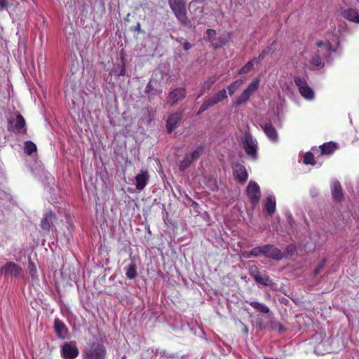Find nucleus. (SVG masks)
Wrapping results in <instances>:
<instances>
[{
  "label": "nucleus",
  "mask_w": 359,
  "mask_h": 359,
  "mask_svg": "<svg viewBox=\"0 0 359 359\" xmlns=\"http://www.w3.org/2000/svg\"><path fill=\"white\" fill-rule=\"evenodd\" d=\"M339 39L332 36V39H326L325 41L317 43V50L312 55L310 64L313 68L322 67L324 65L323 60L330 62V58L333 53L337 51V46L339 44Z\"/></svg>",
  "instance_id": "nucleus-1"
},
{
  "label": "nucleus",
  "mask_w": 359,
  "mask_h": 359,
  "mask_svg": "<svg viewBox=\"0 0 359 359\" xmlns=\"http://www.w3.org/2000/svg\"><path fill=\"white\" fill-rule=\"evenodd\" d=\"M107 350L99 341L89 343L83 351V359H105Z\"/></svg>",
  "instance_id": "nucleus-2"
},
{
  "label": "nucleus",
  "mask_w": 359,
  "mask_h": 359,
  "mask_svg": "<svg viewBox=\"0 0 359 359\" xmlns=\"http://www.w3.org/2000/svg\"><path fill=\"white\" fill-rule=\"evenodd\" d=\"M307 76H295L294 81L297 86L301 95L307 100H313L315 97V93L313 89L308 85Z\"/></svg>",
  "instance_id": "nucleus-3"
},
{
  "label": "nucleus",
  "mask_w": 359,
  "mask_h": 359,
  "mask_svg": "<svg viewBox=\"0 0 359 359\" xmlns=\"http://www.w3.org/2000/svg\"><path fill=\"white\" fill-rule=\"evenodd\" d=\"M243 145L248 156L253 161L257 160L258 158V144L256 139L250 133H246L243 137Z\"/></svg>",
  "instance_id": "nucleus-4"
},
{
  "label": "nucleus",
  "mask_w": 359,
  "mask_h": 359,
  "mask_svg": "<svg viewBox=\"0 0 359 359\" xmlns=\"http://www.w3.org/2000/svg\"><path fill=\"white\" fill-rule=\"evenodd\" d=\"M0 273L5 278H19L23 277V269L15 262H8L0 269Z\"/></svg>",
  "instance_id": "nucleus-5"
},
{
  "label": "nucleus",
  "mask_w": 359,
  "mask_h": 359,
  "mask_svg": "<svg viewBox=\"0 0 359 359\" xmlns=\"http://www.w3.org/2000/svg\"><path fill=\"white\" fill-rule=\"evenodd\" d=\"M227 98V94L225 89H222L219 90L217 93L214 94L212 97L206 99L204 102L200 107L197 114H200L202 112L207 110L209 107H212L217 103L223 101L224 100Z\"/></svg>",
  "instance_id": "nucleus-6"
},
{
  "label": "nucleus",
  "mask_w": 359,
  "mask_h": 359,
  "mask_svg": "<svg viewBox=\"0 0 359 359\" xmlns=\"http://www.w3.org/2000/svg\"><path fill=\"white\" fill-rule=\"evenodd\" d=\"M246 193L253 207L258 205L260 197V188L257 183L250 181L246 188Z\"/></svg>",
  "instance_id": "nucleus-7"
},
{
  "label": "nucleus",
  "mask_w": 359,
  "mask_h": 359,
  "mask_svg": "<svg viewBox=\"0 0 359 359\" xmlns=\"http://www.w3.org/2000/svg\"><path fill=\"white\" fill-rule=\"evenodd\" d=\"M79 353L75 341L66 342L61 347V354L64 359H74Z\"/></svg>",
  "instance_id": "nucleus-8"
},
{
  "label": "nucleus",
  "mask_w": 359,
  "mask_h": 359,
  "mask_svg": "<svg viewBox=\"0 0 359 359\" xmlns=\"http://www.w3.org/2000/svg\"><path fill=\"white\" fill-rule=\"evenodd\" d=\"M271 50V48L270 47H267L265 48L259 55L258 57L254 58L250 61H248L244 67H243L239 70V74H248L250 70L252 69L254 64H259L264 58V57L270 53Z\"/></svg>",
  "instance_id": "nucleus-9"
},
{
  "label": "nucleus",
  "mask_w": 359,
  "mask_h": 359,
  "mask_svg": "<svg viewBox=\"0 0 359 359\" xmlns=\"http://www.w3.org/2000/svg\"><path fill=\"white\" fill-rule=\"evenodd\" d=\"M264 256L274 260H280L283 258V252L274 245H264Z\"/></svg>",
  "instance_id": "nucleus-10"
},
{
  "label": "nucleus",
  "mask_w": 359,
  "mask_h": 359,
  "mask_svg": "<svg viewBox=\"0 0 359 359\" xmlns=\"http://www.w3.org/2000/svg\"><path fill=\"white\" fill-rule=\"evenodd\" d=\"M187 94V91L184 88H177L171 91L168 97L167 102L171 106L176 104L178 102L182 100Z\"/></svg>",
  "instance_id": "nucleus-11"
},
{
  "label": "nucleus",
  "mask_w": 359,
  "mask_h": 359,
  "mask_svg": "<svg viewBox=\"0 0 359 359\" xmlns=\"http://www.w3.org/2000/svg\"><path fill=\"white\" fill-rule=\"evenodd\" d=\"M233 173L234 177L241 183L245 182L248 177L245 167L240 163L233 165Z\"/></svg>",
  "instance_id": "nucleus-12"
},
{
  "label": "nucleus",
  "mask_w": 359,
  "mask_h": 359,
  "mask_svg": "<svg viewBox=\"0 0 359 359\" xmlns=\"http://www.w3.org/2000/svg\"><path fill=\"white\" fill-rule=\"evenodd\" d=\"M182 119V114L180 112H173L170 114L166 120V130L171 133L177 126V124Z\"/></svg>",
  "instance_id": "nucleus-13"
},
{
  "label": "nucleus",
  "mask_w": 359,
  "mask_h": 359,
  "mask_svg": "<svg viewBox=\"0 0 359 359\" xmlns=\"http://www.w3.org/2000/svg\"><path fill=\"white\" fill-rule=\"evenodd\" d=\"M149 176L148 171L142 170L139 174L135 177V187L137 190H142L144 189L149 182Z\"/></svg>",
  "instance_id": "nucleus-14"
},
{
  "label": "nucleus",
  "mask_w": 359,
  "mask_h": 359,
  "mask_svg": "<svg viewBox=\"0 0 359 359\" xmlns=\"http://www.w3.org/2000/svg\"><path fill=\"white\" fill-rule=\"evenodd\" d=\"M54 329L59 338L65 339L68 337V328L59 318H55L54 320Z\"/></svg>",
  "instance_id": "nucleus-15"
},
{
  "label": "nucleus",
  "mask_w": 359,
  "mask_h": 359,
  "mask_svg": "<svg viewBox=\"0 0 359 359\" xmlns=\"http://www.w3.org/2000/svg\"><path fill=\"white\" fill-rule=\"evenodd\" d=\"M56 216L53 212L48 211L45 213L41 219V226L44 231H49L55 221Z\"/></svg>",
  "instance_id": "nucleus-16"
},
{
  "label": "nucleus",
  "mask_w": 359,
  "mask_h": 359,
  "mask_svg": "<svg viewBox=\"0 0 359 359\" xmlns=\"http://www.w3.org/2000/svg\"><path fill=\"white\" fill-rule=\"evenodd\" d=\"M341 15L345 19L355 22L359 23V13L354 8H347L342 11Z\"/></svg>",
  "instance_id": "nucleus-17"
},
{
  "label": "nucleus",
  "mask_w": 359,
  "mask_h": 359,
  "mask_svg": "<svg viewBox=\"0 0 359 359\" xmlns=\"http://www.w3.org/2000/svg\"><path fill=\"white\" fill-rule=\"evenodd\" d=\"M276 198L272 194H269L267 195L264 209L267 212V213L270 215H272L276 211Z\"/></svg>",
  "instance_id": "nucleus-18"
},
{
  "label": "nucleus",
  "mask_w": 359,
  "mask_h": 359,
  "mask_svg": "<svg viewBox=\"0 0 359 359\" xmlns=\"http://www.w3.org/2000/svg\"><path fill=\"white\" fill-rule=\"evenodd\" d=\"M264 131L268 138L273 142H276L278 141V133L276 128L269 123H267L264 125Z\"/></svg>",
  "instance_id": "nucleus-19"
},
{
  "label": "nucleus",
  "mask_w": 359,
  "mask_h": 359,
  "mask_svg": "<svg viewBox=\"0 0 359 359\" xmlns=\"http://www.w3.org/2000/svg\"><path fill=\"white\" fill-rule=\"evenodd\" d=\"M174 14L175 15L177 20L183 25H189L190 22L187 16L186 7L181 8L176 10H172Z\"/></svg>",
  "instance_id": "nucleus-20"
},
{
  "label": "nucleus",
  "mask_w": 359,
  "mask_h": 359,
  "mask_svg": "<svg viewBox=\"0 0 359 359\" xmlns=\"http://www.w3.org/2000/svg\"><path fill=\"white\" fill-rule=\"evenodd\" d=\"M332 195L334 199L337 201H341L344 198L341 184L339 181H335L332 187Z\"/></svg>",
  "instance_id": "nucleus-21"
},
{
  "label": "nucleus",
  "mask_w": 359,
  "mask_h": 359,
  "mask_svg": "<svg viewBox=\"0 0 359 359\" xmlns=\"http://www.w3.org/2000/svg\"><path fill=\"white\" fill-rule=\"evenodd\" d=\"M14 131L18 133H23L26 131L25 120L21 114H18L16 116Z\"/></svg>",
  "instance_id": "nucleus-22"
},
{
  "label": "nucleus",
  "mask_w": 359,
  "mask_h": 359,
  "mask_svg": "<svg viewBox=\"0 0 359 359\" xmlns=\"http://www.w3.org/2000/svg\"><path fill=\"white\" fill-rule=\"evenodd\" d=\"M243 255L247 259L252 257H257L260 255H264V245L253 248L249 252H243Z\"/></svg>",
  "instance_id": "nucleus-23"
},
{
  "label": "nucleus",
  "mask_w": 359,
  "mask_h": 359,
  "mask_svg": "<svg viewBox=\"0 0 359 359\" xmlns=\"http://www.w3.org/2000/svg\"><path fill=\"white\" fill-rule=\"evenodd\" d=\"M231 39L229 34H224L218 37L217 39H215V42H213L212 48L214 49H217L218 48L222 47V46L227 43Z\"/></svg>",
  "instance_id": "nucleus-24"
},
{
  "label": "nucleus",
  "mask_w": 359,
  "mask_h": 359,
  "mask_svg": "<svg viewBox=\"0 0 359 359\" xmlns=\"http://www.w3.org/2000/svg\"><path fill=\"white\" fill-rule=\"evenodd\" d=\"M218 79V76L215 75L212 76H210L207 81H205L201 88V92L198 97L201 96L205 91H208L210 89L212 84H214L217 80Z\"/></svg>",
  "instance_id": "nucleus-25"
},
{
  "label": "nucleus",
  "mask_w": 359,
  "mask_h": 359,
  "mask_svg": "<svg viewBox=\"0 0 359 359\" xmlns=\"http://www.w3.org/2000/svg\"><path fill=\"white\" fill-rule=\"evenodd\" d=\"M248 303L257 311L262 313H268L269 312V308L263 303L257 302H248Z\"/></svg>",
  "instance_id": "nucleus-26"
},
{
  "label": "nucleus",
  "mask_w": 359,
  "mask_h": 359,
  "mask_svg": "<svg viewBox=\"0 0 359 359\" xmlns=\"http://www.w3.org/2000/svg\"><path fill=\"white\" fill-rule=\"evenodd\" d=\"M260 80L259 78H255L244 90L249 95L252 96L259 86Z\"/></svg>",
  "instance_id": "nucleus-27"
},
{
  "label": "nucleus",
  "mask_w": 359,
  "mask_h": 359,
  "mask_svg": "<svg viewBox=\"0 0 359 359\" xmlns=\"http://www.w3.org/2000/svg\"><path fill=\"white\" fill-rule=\"evenodd\" d=\"M126 276L130 280L134 279L137 276V266L134 262H131L126 268Z\"/></svg>",
  "instance_id": "nucleus-28"
},
{
  "label": "nucleus",
  "mask_w": 359,
  "mask_h": 359,
  "mask_svg": "<svg viewBox=\"0 0 359 359\" xmlns=\"http://www.w3.org/2000/svg\"><path fill=\"white\" fill-rule=\"evenodd\" d=\"M251 96L249 95L245 91H243L241 95L232 103L233 107H238L240 105L245 103L250 99Z\"/></svg>",
  "instance_id": "nucleus-29"
},
{
  "label": "nucleus",
  "mask_w": 359,
  "mask_h": 359,
  "mask_svg": "<svg viewBox=\"0 0 359 359\" xmlns=\"http://www.w3.org/2000/svg\"><path fill=\"white\" fill-rule=\"evenodd\" d=\"M320 148L322 154H330L335 150L336 145L330 142L324 143L320 147Z\"/></svg>",
  "instance_id": "nucleus-30"
},
{
  "label": "nucleus",
  "mask_w": 359,
  "mask_h": 359,
  "mask_svg": "<svg viewBox=\"0 0 359 359\" xmlns=\"http://www.w3.org/2000/svg\"><path fill=\"white\" fill-rule=\"evenodd\" d=\"M255 280L264 286H269L271 285L272 281L268 276H262L260 275L254 276Z\"/></svg>",
  "instance_id": "nucleus-31"
},
{
  "label": "nucleus",
  "mask_w": 359,
  "mask_h": 359,
  "mask_svg": "<svg viewBox=\"0 0 359 359\" xmlns=\"http://www.w3.org/2000/svg\"><path fill=\"white\" fill-rule=\"evenodd\" d=\"M243 81L240 79H237L236 81L231 83L230 85L228 86L227 89L229 90V94L230 95H232L241 86V85L243 83Z\"/></svg>",
  "instance_id": "nucleus-32"
},
{
  "label": "nucleus",
  "mask_w": 359,
  "mask_h": 359,
  "mask_svg": "<svg viewBox=\"0 0 359 359\" xmlns=\"http://www.w3.org/2000/svg\"><path fill=\"white\" fill-rule=\"evenodd\" d=\"M169 6L172 10H176L185 6V0H168Z\"/></svg>",
  "instance_id": "nucleus-33"
},
{
  "label": "nucleus",
  "mask_w": 359,
  "mask_h": 359,
  "mask_svg": "<svg viewBox=\"0 0 359 359\" xmlns=\"http://www.w3.org/2000/svg\"><path fill=\"white\" fill-rule=\"evenodd\" d=\"M24 150L27 155H31L36 151V146L32 141H27L25 142Z\"/></svg>",
  "instance_id": "nucleus-34"
},
{
  "label": "nucleus",
  "mask_w": 359,
  "mask_h": 359,
  "mask_svg": "<svg viewBox=\"0 0 359 359\" xmlns=\"http://www.w3.org/2000/svg\"><path fill=\"white\" fill-rule=\"evenodd\" d=\"M192 162L193 161L189 157V155H186L180 164V170H184L191 164Z\"/></svg>",
  "instance_id": "nucleus-35"
},
{
  "label": "nucleus",
  "mask_w": 359,
  "mask_h": 359,
  "mask_svg": "<svg viewBox=\"0 0 359 359\" xmlns=\"http://www.w3.org/2000/svg\"><path fill=\"white\" fill-rule=\"evenodd\" d=\"M28 269L32 278L34 280H38L37 270L33 262H29Z\"/></svg>",
  "instance_id": "nucleus-36"
},
{
  "label": "nucleus",
  "mask_w": 359,
  "mask_h": 359,
  "mask_svg": "<svg viewBox=\"0 0 359 359\" xmlns=\"http://www.w3.org/2000/svg\"><path fill=\"white\" fill-rule=\"evenodd\" d=\"M303 162L306 165H315L313 154L311 152H306L304 156Z\"/></svg>",
  "instance_id": "nucleus-37"
},
{
  "label": "nucleus",
  "mask_w": 359,
  "mask_h": 359,
  "mask_svg": "<svg viewBox=\"0 0 359 359\" xmlns=\"http://www.w3.org/2000/svg\"><path fill=\"white\" fill-rule=\"evenodd\" d=\"M207 40L211 43L212 47L213 46V42L215 41L216 31L212 29H208L206 31Z\"/></svg>",
  "instance_id": "nucleus-38"
},
{
  "label": "nucleus",
  "mask_w": 359,
  "mask_h": 359,
  "mask_svg": "<svg viewBox=\"0 0 359 359\" xmlns=\"http://www.w3.org/2000/svg\"><path fill=\"white\" fill-rule=\"evenodd\" d=\"M203 151V147H198L196 150L194 151L190 155L189 157L191 159L194 161L199 158Z\"/></svg>",
  "instance_id": "nucleus-39"
},
{
  "label": "nucleus",
  "mask_w": 359,
  "mask_h": 359,
  "mask_svg": "<svg viewBox=\"0 0 359 359\" xmlns=\"http://www.w3.org/2000/svg\"><path fill=\"white\" fill-rule=\"evenodd\" d=\"M9 5V0H0V11L6 8Z\"/></svg>",
  "instance_id": "nucleus-40"
},
{
  "label": "nucleus",
  "mask_w": 359,
  "mask_h": 359,
  "mask_svg": "<svg viewBox=\"0 0 359 359\" xmlns=\"http://www.w3.org/2000/svg\"><path fill=\"white\" fill-rule=\"evenodd\" d=\"M126 74V68H125V63L122 60V65L121 69L116 73L117 76H124Z\"/></svg>",
  "instance_id": "nucleus-41"
},
{
  "label": "nucleus",
  "mask_w": 359,
  "mask_h": 359,
  "mask_svg": "<svg viewBox=\"0 0 359 359\" xmlns=\"http://www.w3.org/2000/svg\"><path fill=\"white\" fill-rule=\"evenodd\" d=\"M182 46L184 50H188L192 48V45L187 41H184Z\"/></svg>",
  "instance_id": "nucleus-42"
},
{
  "label": "nucleus",
  "mask_w": 359,
  "mask_h": 359,
  "mask_svg": "<svg viewBox=\"0 0 359 359\" xmlns=\"http://www.w3.org/2000/svg\"><path fill=\"white\" fill-rule=\"evenodd\" d=\"M323 265H324V264H323V263H322V264H319V265L316 267V269H315L314 273H315L316 274H318V273H320V269L323 268Z\"/></svg>",
  "instance_id": "nucleus-43"
},
{
  "label": "nucleus",
  "mask_w": 359,
  "mask_h": 359,
  "mask_svg": "<svg viewBox=\"0 0 359 359\" xmlns=\"http://www.w3.org/2000/svg\"><path fill=\"white\" fill-rule=\"evenodd\" d=\"M213 184H214V188H212V190L217 189V182L215 180H213Z\"/></svg>",
  "instance_id": "nucleus-44"
},
{
  "label": "nucleus",
  "mask_w": 359,
  "mask_h": 359,
  "mask_svg": "<svg viewBox=\"0 0 359 359\" xmlns=\"http://www.w3.org/2000/svg\"><path fill=\"white\" fill-rule=\"evenodd\" d=\"M135 29L137 31H140V25L139 23L137 25Z\"/></svg>",
  "instance_id": "nucleus-45"
},
{
  "label": "nucleus",
  "mask_w": 359,
  "mask_h": 359,
  "mask_svg": "<svg viewBox=\"0 0 359 359\" xmlns=\"http://www.w3.org/2000/svg\"><path fill=\"white\" fill-rule=\"evenodd\" d=\"M291 248H292V247H290V246H287V251H291V249H290Z\"/></svg>",
  "instance_id": "nucleus-46"
},
{
  "label": "nucleus",
  "mask_w": 359,
  "mask_h": 359,
  "mask_svg": "<svg viewBox=\"0 0 359 359\" xmlns=\"http://www.w3.org/2000/svg\"><path fill=\"white\" fill-rule=\"evenodd\" d=\"M243 331H244L245 332H246V333H247L248 330L247 327H245V328L243 329Z\"/></svg>",
  "instance_id": "nucleus-47"
}]
</instances>
